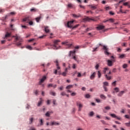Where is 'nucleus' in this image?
Instances as JSON below:
<instances>
[{
  "label": "nucleus",
  "mask_w": 130,
  "mask_h": 130,
  "mask_svg": "<svg viewBox=\"0 0 130 130\" xmlns=\"http://www.w3.org/2000/svg\"><path fill=\"white\" fill-rule=\"evenodd\" d=\"M12 37L13 38H15V40L16 41V42L19 41V42H17L16 43V45L17 46H20L21 44V42L23 41V39H22V38H21V37L18 34H16L15 36H13Z\"/></svg>",
  "instance_id": "obj_1"
},
{
  "label": "nucleus",
  "mask_w": 130,
  "mask_h": 130,
  "mask_svg": "<svg viewBox=\"0 0 130 130\" xmlns=\"http://www.w3.org/2000/svg\"><path fill=\"white\" fill-rule=\"evenodd\" d=\"M59 42H60V41L59 40H55L53 42V44L52 45L53 49H58L59 48H60V46H57V45H58V43H59Z\"/></svg>",
  "instance_id": "obj_2"
},
{
  "label": "nucleus",
  "mask_w": 130,
  "mask_h": 130,
  "mask_svg": "<svg viewBox=\"0 0 130 130\" xmlns=\"http://www.w3.org/2000/svg\"><path fill=\"white\" fill-rule=\"evenodd\" d=\"M73 56L72 58L76 61H78V58L76 57V50L70 51L69 56Z\"/></svg>",
  "instance_id": "obj_3"
},
{
  "label": "nucleus",
  "mask_w": 130,
  "mask_h": 130,
  "mask_svg": "<svg viewBox=\"0 0 130 130\" xmlns=\"http://www.w3.org/2000/svg\"><path fill=\"white\" fill-rule=\"evenodd\" d=\"M55 63H56V66L57 67V69H54V74H55V75H57V71H58V70L60 69V67H59V64H58V61L57 60H56L54 61Z\"/></svg>",
  "instance_id": "obj_4"
},
{
  "label": "nucleus",
  "mask_w": 130,
  "mask_h": 130,
  "mask_svg": "<svg viewBox=\"0 0 130 130\" xmlns=\"http://www.w3.org/2000/svg\"><path fill=\"white\" fill-rule=\"evenodd\" d=\"M84 22H90V21H93L94 22H96L97 20L94 19L93 18H90L89 17H86L85 18H83Z\"/></svg>",
  "instance_id": "obj_5"
},
{
  "label": "nucleus",
  "mask_w": 130,
  "mask_h": 130,
  "mask_svg": "<svg viewBox=\"0 0 130 130\" xmlns=\"http://www.w3.org/2000/svg\"><path fill=\"white\" fill-rule=\"evenodd\" d=\"M74 22H75L74 20L70 21H68L67 23V27L68 28H73V24L74 23Z\"/></svg>",
  "instance_id": "obj_6"
},
{
  "label": "nucleus",
  "mask_w": 130,
  "mask_h": 130,
  "mask_svg": "<svg viewBox=\"0 0 130 130\" xmlns=\"http://www.w3.org/2000/svg\"><path fill=\"white\" fill-rule=\"evenodd\" d=\"M49 66H50V63H48L46 65L44 63H42L41 64V67H43V72H46V70H45V68H48Z\"/></svg>",
  "instance_id": "obj_7"
},
{
  "label": "nucleus",
  "mask_w": 130,
  "mask_h": 130,
  "mask_svg": "<svg viewBox=\"0 0 130 130\" xmlns=\"http://www.w3.org/2000/svg\"><path fill=\"white\" fill-rule=\"evenodd\" d=\"M103 49L105 50V54L106 55H109L110 53L108 52V48L106 46H103Z\"/></svg>",
  "instance_id": "obj_8"
},
{
  "label": "nucleus",
  "mask_w": 130,
  "mask_h": 130,
  "mask_svg": "<svg viewBox=\"0 0 130 130\" xmlns=\"http://www.w3.org/2000/svg\"><path fill=\"white\" fill-rule=\"evenodd\" d=\"M76 104L78 106L79 111H81V109L83 108V105L81 104V102H77Z\"/></svg>",
  "instance_id": "obj_9"
},
{
  "label": "nucleus",
  "mask_w": 130,
  "mask_h": 130,
  "mask_svg": "<svg viewBox=\"0 0 130 130\" xmlns=\"http://www.w3.org/2000/svg\"><path fill=\"white\" fill-rule=\"evenodd\" d=\"M46 80V76H43L39 82V85H41Z\"/></svg>",
  "instance_id": "obj_10"
},
{
  "label": "nucleus",
  "mask_w": 130,
  "mask_h": 130,
  "mask_svg": "<svg viewBox=\"0 0 130 130\" xmlns=\"http://www.w3.org/2000/svg\"><path fill=\"white\" fill-rule=\"evenodd\" d=\"M107 65L108 66V67H112V66H113V61L111 60H108Z\"/></svg>",
  "instance_id": "obj_11"
},
{
  "label": "nucleus",
  "mask_w": 130,
  "mask_h": 130,
  "mask_svg": "<svg viewBox=\"0 0 130 130\" xmlns=\"http://www.w3.org/2000/svg\"><path fill=\"white\" fill-rule=\"evenodd\" d=\"M29 21H30V16H29L23 19V22H27V23H29Z\"/></svg>",
  "instance_id": "obj_12"
},
{
  "label": "nucleus",
  "mask_w": 130,
  "mask_h": 130,
  "mask_svg": "<svg viewBox=\"0 0 130 130\" xmlns=\"http://www.w3.org/2000/svg\"><path fill=\"white\" fill-rule=\"evenodd\" d=\"M104 28H105V26L102 25H99L98 26L96 27V29H98V30H103Z\"/></svg>",
  "instance_id": "obj_13"
},
{
  "label": "nucleus",
  "mask_w": 130,
  "mask_h": 130,
  "mask_svg": "<svg viewBox=\"0 0 130 130\" xmlns=\"http://www.w3.org/2000/svg\"><path fill=\"white\" fill-rule=\"evenodd\" d=\"M95 76H96V72H93L90 76V80H94Z\"/></svg>",
  "instance_id": "obj_14"
},
{
  "label": "nucleus",
  "mask_w": 130,
  "mask_h": 130,
  "mask_svg": "<svg viewBox=\"0 0 130 130\" xmlns=\"http://www.w3.org/2000/svg\"><path fill=\"white\" fill-rule=\"evenodd\" d=\"M68 70H69V68H66L65 72H63L61 75L63 76V77H66L67 74H68Z\"/></svg>",
  "instance_id": "obj_15"
},
{
  "label": "nucleus",
  "mask_w": 130,
  "mask_h": 130,
  "mask_svg": "<svg viewBox=\"0 0 130 130\" xmlns=\"http://www.w3.org/2000/svg\"><path fill=\"white\" fill-rule=\"evenodd\" d=\"M52 113H53V112H52V111H48L45 114V116L47 117H49V116H50V114H51Z\"/></svg>",
  "instance_id": "obj_16"
},
{
  "label": "nucleus",
  "mask_w": 130,
  "mask_h": 130,
  "mask_svg": "<svg viewBox=\"0 0 130 130\" xmlns=\"http://www.w3.org/2000/svg\"><path fill=\"white\" fill-rule=\"evenodd\" d=\"M89 7L90 9H92V10H96L97 9V5H90Z\"/></svg>",
  "instance_id": "obj_17"
},
{
  "label": "nucleus",
  "mask_w": 130,
  "mask_h": 130,
  "mask_svg": "<svg viewBox=\"0 0 130 130\" xmlns=\"http://www.w3.org/2000/svg\"><path fill=\"white\" fill-rule=\"evenodd\" d=\"M50 125H59V123L57 122L53 121L50 123Z\"/></svg>",
  "instance_id": "obj_18"
},
{
  "label": "nucleus",
  "mask_w": 130,
  "mask_h": 130,
  "mask_svg": "<svg viewBox=\"0 0 130 130\" xmlns=\"http://www.w3.org/2000/svg\"><path fill=\"white\" fill-rule=\"evenodd\" d=\"M9 37H11V33L7 32L5 37L4 38V39H6V38H9Z\"/></svg>",
  "instance_id": "obj_19"
},
{
  "label": "nucleus",
  "mask_w": 130,
  "mask_h": 130,
  "mask_svg": "<svg viewBox=\"0 0 130 130\" xmlns=\"http://www.w3.org/2000/svg\"><path fill=\"white\" fill-rule=\"evenodd\" d=\"M105 76L107 80H108V81H110V80H111V76H109V75L105 74Z\"/></svg>",
  "instance_id": "obj_20"
},
{
  "label": "nucleus",
  "mask_w": 130,
  "mask_h": 130,
  "mask_svg": "<svg viewBox=\"0 0 130 130\" xmlns=\"http://www.w3.org/2000/svg\"><path fill=\"white\" fill-rule=\"evenodd\" d=\"M124 93H125L124 91H121L118 93L117 95L118 96V97H121L122 95H123Z\"/></svg>",
  "instance_id": "obj_21"
},
{
  "label": "nucleus",
  "mask_w": 130,
  "mask_h": 130,
  "mask_svg": "<svg viewBox=\"0 0 130 130\" xmlns=\"http://www.w3.org/2000/svg\"><path fill=\"white\" fill-rule=\"evenodd\" d=\"M44 29H45V32H46V33H49V28L48 26H45Z\"/></svg>",
  "instance_id": "obj_22"
},
{
  "label": "nucleus",
  "mask_w": 130,
  "mask_h": 130,
  "mask_svg": "<svg viewBox=\"0 0 130 130\" xmlns=\"http://www.w3.org/2000/svg\"><path fill=\"white\" fill-rule=\"evenodd\" d=\"M43 102V100H42V99L41 98L40 101H39L38 104V106H40L42 104Z\"/></svg>",
  "instance_id": "obj_23"
},
{
  "label": "nucleus",
  "mask_w": 130,
  "mask_h": 130,
  "mask_svg": "<svg viewBox=\"0 0 130 130\" xmlns=\"http://www.w3.org/2000/svg\"><path fill=\"white\" fill-rule=\"evenodd\" d=\"M74 85H68L67 87H66V89L67 90H70V89H72V88H73Z\"/></svg>",
  "instance_id": "obj_24"
},
{
  "label": "nucleus",
  "mask_w": 130,
  "mask_h": 130,
  "mask_svg": "<svg viewBox=\"0 0 130 130\" xmlns=\"http://www.w3.org/2000/svg\"><path fill=\"white\" fill-rule=\"evenodd\" d=\"M109 70V68H104V70L103 71L104 74H106V72Z\"/></svg>",
  "instance_id": "obj_25"
},
{
  "label": "nucleus",
  "mask_w": 130,
  "mask_h": 130,
  "mask_svg": "<svg viewBox=\"0 0 130 130\" xmlns=\"http://www.w3.org/2000/svg\"><path fill=\"white\" fill-rule=\"evenodd\" d=\"M29 124H32V123L33 122V120H34V118H30L29 119Z\"/></svg>",
  "instance_id": "obj_26"
},
{
  "label": "nucleus",
  "mask_w": 130,
  "mask_h": 130,
  "mask_svg": "<svg viewBox=\"0 0 130 130\" xmlns=\"http://www.w3.org/2000/svg\"><path fill=\"white\" fill-rule=\"evenodd\" d=\"M124 57H125V54H122L119 55V58L122 59V58H124Z\"/></svg>",
  "instance_id": "obj_27"
},
{
  "label": "nucleus",
  "mask_w": 130,
  "mask_h": 130,
  "mask_svg": "<svg viewBox=\"0 0 130 130\" xmlns=\"http://www.w3.org/2000/svg\"><path fill=\"white\" fill-rule=\"evenodd\" d=\"M110 116H111V117H113V118H116V117H117V116H116V115H115V114H110Z\"/></svg>",
  "instance_id": "obj_28"
},
{
  "label": "nucleus",
  "mask_w": 130,
  "mask_h": 130,
  "mask_svg": "<svg viewBox=\"0 0 130 130\" xmlns=\"http://www.w3.org/2000/svg\"><path fill=\"white\" fill-rule=\"evenodd\" d=\"M50 94L52 95V96H55L56 93L52 91H50Z\"/></svg>",
  "instance_id": "obj_29"
},
{
  "label": "nucleus",
  "mask_w": 130,
  "mask_h": 130,
  "mask_svg": "<svg viewBox=\"0 0 130 130\" xmlns=\"http://www.w3.org/2000/svg\"><path fill=\"white\" fill-rule=\"evenodd\" d=\"M108 22H110V23H114V19L112 18H110L108 19Z\"/></svg>",
  "instance_id": "obj_30"
},
{
  "label": "nucleus",
  "mask_w": 130,
  "mask_h": 130,
  "mask_svg": "<svg viewBox=\"0 0 130 130\" xmlns=\"http://www.w3.org/2000/svg\"><path fill=\"white\" fill-rule=\"evenodd\" d=\"M73 17H74V18H79V17H81V15H76V14H73Z\"/></svg>",
  "instance_id": "obj_31"
},
{
  "label": "nucleus",
  "mask_w": 130,
  "mask_h": 130,
  "mask_svg": "<svg viewBox=\"0 0 130 130\" xmlns=\"http://www.w3.org/2000/svg\"><path fill=\"white\" fill-rule=\"evenodd\" d=\"M100 98H102V99H104V100L106 99V96H105V95H104V94H101L100 95Z\"/></svg>",
  "instance_id": "obj_32"
},
{
  "label": "nucleus",
  "mask_w": 130,
  "mask_h": 130,
  "mask_svg": "<svg viewBox=\"0 0 130 130\" xmlns=\"http://www.w3.org/2000/svg\"><path fill=\"white\" fill-rule=\"evenodd\" d=\"M93 115H94V112L91 111V112H89V116L92 117V116H93Z\"/></svg>",
  "instance_id": "obj_33"
},
{
  "label": "nucleus",
  "mask_w": 130,
  "mask_h": 130,
  "mask_svg": "<svg viewBox=\"0 0 130 130\" xmlns=\"http://www.w3.org/2000/svg\"><path fill=\"white\" fill-rule=\"evenodd\" d=\"M40 19H41V16H40L39 17H37V18H36L37 23H38L39 21H40Z\"/></svg>",
  "instance_id": "obj_34"
},
{
  "label": "nucleus",
  "mask_w": 130,
  "mask_h": 130,
  "mask_svg": "<svg viewBox=\"0 0 130 130\" xmlns=\"http://www.w3.org/2000/svg\"><path fill=\"white\" fill-rule=\"evenodd\" d=\"M101 72H100L99 71H98V78H101Z\"/></svg>",
  "instance_id": "obj_35"
},
{
  "label": "nucleus",
  "mask_w": 130,
  "mask_h": 130,
  "mask_svg": "<svg viewBox=\"0 0 130 130\" xmlns=\"http://www.w3.org/2000/svg\"><path fill=\"white\" fill-rule=\"evenodd\" d=\"M123 69H126L127 68V64L125 63L122 66Z\"/></svg>",
  "instance_id": "obj_36"
},
{
  "label": "nucleus",
  "mask_w": 130,
  "mask_h": 130,
  "mask_svg": "<svg viewBox=\"0 0 130 130\" xmlns=\"http://www.w3.org/2000/svg\"><path fill=\"white\" fill-rule=\"evenodd\" d=\"M103 84H104L103 86H104L105 87V86H109L108 82H104Z\"/></svg>",
  "instance_id": "obj_37"
},
{
  "label": "nucleus",
  "mask_w": 130,
  "mask_h": 130,
  "mask_svg": "<svg viewBox=\"0 0 130 130\" xmlns=\"http://www.w3.org/2000/svg\"><path fill=\"white\" fill-rule=\"evenodd\" d=\"M77 77L78 78H81L82 77V74L80 73L79 72L77 73Z\"/></svg>",
  "instance_id": "obj_38"
},
{
  "label": "nucleus",
  "mask_w": 130,
  "mask_h": 130,
  "mask_svg": "<svg viewBox=\"0 0 130 130\" xmlns=\"http://www.w3.org/2000/svg\"><path fill=\"white\" fill-rule=\"evenodd\" d=\"M114 90L115 91V92L116 93H117L118 92V91H119V88H118V87H115L114 88Z\"/></svg>",
  "instance_id": "obj_39"
},
{
  "label": "nucleus",
  "mask_w": 130,
  "mask_h": 130,
  "mask_svg": "<svg viewBox=\"0 0 130 130\" xmlns=\"http://www.w3.org/2000/svg\"><path fill=\"white\" fill-rule=\"evenodd\" d=\"M98 48H99V47H97L96 48H93L92 52H95V51H97V49H98Z\"/></svg>",
  "instance_id": "obj_40"
},
{
  "label": "nucleus",
  "mask_w": 130,
  "mask_h": 130,
  "mask_svg": "<svg viewBox=\"0 0 130 130\" xmlns=\"http://www.w3.org/2000/svg\"><path fill=\"white\" fill-rule=\"evenodd\" d=\"M105 109H106V110H110L111 108H110V107L107 106V107H105Z\"/></svg>",
  "instance_id": "obj_41"
},
{
  "label": "nucleus",
  "mask_w": 130,
  "mask_h": 130,
  "mask_svg": "<svg viewBox=\"0 0 130 130\" xmlns=\"http://www.w3.org/2000/svg\"><path fill=\"white\" fill-rule=\"evenodd\" d=\"M61 96H66V95H67V94L66 93V92L62 91V92L61 93Z\"/></svg>",
  "instance_id": "obj_42"
},
{
  "label": "nucleus",
  "mask_w": 130,
  "mask_h": 130,
  "mask_svg": "<svg viewBox=\"0 0 130 130\" xmlns=\"http://www.w3.org/2000/svg\"><path fill=\"white\" fill-rule=\"evenodd\" d=\"M26 48H27V49H29V50H32V47H31L30 46H27L26 47Z\"/></svg>",
  "instance_id": "obj_43"
},
{
  "label": "nucleus",
  "mask_w": 130,
  "mask_h": 130,
  "mask_svg": "<svg viewBox=\"0 0 130 130\" xmlns=\"http://www.w3.org/2000/svg\"><path fill=\"white\" fill-rule=\"evenodd\" d=\"M103 88L105 92H107L108 91V89H107V87H106V86H103Z\"/></svg>",
  "instance_id": "obj_44"
},
{
  "label": "nucleus",
  "mask_w": 130,
  "mask_h": 130,
  "mask_svg": "<svg viewBox=\"0 0 130 130\" xmlns=\"http://www.w3.org/2000/svg\"><path fill=\"white\" fill-rule=\"evenodd\" d=\"M90 30H92V28H89L88 27V28H86V31H85V33L88 32V31H90Z\"/></svg>",
  "instance_id": "obj_45"
},
{
  "label": "nucleus",
  "mask_w": 130,
  "mask_h": 130,
  "mask_svg": "<svg viewBox=\"0 0 130 130\" xmlns=\"http://www.w3.org/2000/svg\"><path fill=\"white\" fill-rule=\"evenodd\" d=\"M121 2H123V1H120L118 3H117L116 4H115V6L116 8H117L116 6H119V4H120V3H121Z\"/></svg>",
  "instance_id": "obj_46"
},
{
  "label": "nucleus",
  "mask_w": 130,
  "mask_h": 130,
  "mask_svg": "<svg viewBox=\"0 0 130 130\" xmlns=\"http://www.w3.org/2000/svg\"><path fill=\"white\" fill-rule=\"evenodd\" d=\"M72 68H73V69H74L75 70V69H76V68H77V65L75 63H73Z\"/></svg>",
  "instance_id": "obj_47"
},
{
  "label": "nucleus",
  "mask_w": 130,
  "mask_h": 130,
  "mask_svg": "<svg viewBox=\"0 0 130 130\" xmlns=\"http://www.w3.org/2000/svg\"><path fill=\"white\" fill-rule=\"evenodd\" d=\"M44 37H46V35H43L42 36L39 37V38H40V39H42V38H43Z\"/></svg>",
  "instance_id": "obj_48"
},
{
  "label": "nucleus",
  "mask_w": 130,
  "mask_h": 130,
  "mask_svg": "<svg viewBox=\"0 0 130 130\" xmlns=\"http://www.w3.org/2000/svg\"><path fill=\"white\" fill-rule=\"evenodd\" d=\"M79 24H77V25L72 27V28H73V29H75L76 28H78V27H79Z\"/></svg>",
  "instance_id": "obj_49"
},
{
  "label": "nucleus",
  "mask_w": 130,
  "mask_h": 130,
  "mask_svg": "<svg viewBox=\"0 0 130 130\" xmlns=\"http://www.w3.org/2000/svg\"><path fill=\"white\" fill-rule=\"evenodd\" d=\"M112 85L113 86H115V85H116V81H114V82L112 83Z\"/></svg>",
  "instance_id": "obj_50"
},
{
  "label": "nucleus",
  "mask_w": 130,
  "mask_h": 130,
  "mask_svg": "<svg viewBox=\"0 0 130 130\" xmlns=\"http://www.w3.org/2000/svg\"><path fill=\"white\" fill-rule=\"evenodd\" d=\"M77 95V93L76 92H72L71 93V96H76Z\"/></svg>",
  "instance_id": "obj_51"
},
{
  "label": "nucleus",
  "mask_w": 130,
  "mask_h": 130,
  "mask_svg": "<svg viewBox=\"0 0 130 130\" xmlns=\"http://www.w3.org/2000/svg\"><path fill=\"white\" fill-rule=\"evenodd\" d=\"M40 125H43V120L42 119L40 120Z\"/></svg>",
  "instance_id": "obj_52"
},
{
  "label": "nucleus",
  "mask_w": 130,
  "mask_h": 130,
  "mask_svg": "<svg viewBox=\"0 0 130 130\" xmlns=\"http://www.w3.org/2000/svg\"><path fill=\"white\" fill-rule=\"evenodd\" d=\"M9 15H11L12 16H14L16 15V12H11Z\"/></svg>",
  "instance_id": "obj_53"
},
{
  "label": "nucleus",
  "mask_w": 130,
  "mask_h": 130,
  "mask_svg": "<svg viewBox=\"0 0 130 130\" xmlns=\"http://www.w3.org/2000/svg\"><path fill=\"white\" fill-rule=\"evenodd\" d=\"M95 69L98 70V69H99V64H97L95 66Z\"/></svg>",
  "instance_id": "obj_54"
},
{
  "label": "nucleus",
  "mask_w": 130,
  "mask_h": 130,
  "mask_svg": "<svg viewBox=\"0 0 130 130\" xmlns=\"http://www.w3.org/2000/svg\"><path fill=\"white\" fill-rule=\"evenodd\" d=\"M112 73H116V68H114L112 71Z\"/></svg>",
  "instance_id": "obj_55"
},
{
  "label": "nucleus",
  "mask_w": 130,
  "mask_h": 130,
  "mask_svg": "<svg viewBox=\"0 0 130 130\" xmlns=\"http://www.w3.org/2000/svg\"><path fill=\"white\" fill-rule=\"evenodd\" d=\"M68 8H73V5L71 4H68Z\"/></svg>",
  "instance_id": "obj_56"
},
{
  "label": "nucleus",
  "mask_w": 130,
  "mask_h": 130,
  "mask_svg": "<svg viewBox=\"0 0 130 130\" xmlns=\"http://www.w3.org/2000/svg\"><path fill=\"white\" fill-rule=\"evenodd\" d=\"M85 98H90V94H86Z\"/></svg>",
  "instance_id": "obj_57"
},
{
  "label": "nucleus",
  "mask_w": 130,
  "mask_h": 130,
  "mask_svg": "<svg viewBox=\"0 0 130 130\" xmlns=\"http://www.w3.org/2000/svg\"><path fill=\"white\" fill-rule=\"evenodd\" d=\"M124 6H128V2H125L123 4Z\"/></svg>",
  "instance_id": "obj_58"
},
{
  "label": "nucleus",
  "mask_w": 130,
  "mask_h": 130,
  "mask_svg": "<svg viewBox=\"0 0 130 130\" xmlns=\"http://www.w3.org/2000/svg\"><path fill=\"white\" fill-rule=\"evenodd\" d=\"M116 118L117 119H118V120H121V118L120 117H117H117H116Z\"/></svg>",
  "instance_id": "obj_59"
},
{
  "label": "nucleus",
  "mask_w": 130,
  "mask_h": 130,
  "mask_svg": "<svg viewBox=\"0 0 130 130\" xmlns=\"http://www.w3.org/2000/svg\"><path fill=\"white\" fill-rule=\"evenodd\" d=\"M29 25H33V21H28Z\"/></svg>",
  "instance_id": "obj_60"
},
{
  "label": "nucleus",
  "mask_w": 130,
  "mask_h": 130,
  "mask_svg": "<svg viewBox=\"0 0 130 130\" xmlns=\"http://www.w3.org/2000/svg\"><path fill=\"white\" fill-rule=\"evenodd\" d=\"M53 86V84H49L48 85V87L50 88V87H52Z\"/></svg>",
  "instance_id": "obj_61"
},
{
  "label": "nucleus",
  "mask_w": 130,
  "mask_h": 130,
  "mask_svg": "<svg viewBox=\"0 0 130 130\" xmlns=\"http://www.w3.org/2000/svg\"><path fill=\"white\" fill-rule=\"evenodd\" d=\"M125 125H126V126H130V123H125Z\"/></svg>",
  "instance_id": "obj_62"
},
{
  "label": "nucleus",
  "mask_w": 130,
  "mask_h": 130,
  "mask_svg": "<svg viewBox=\"0 0 130 130\" xmlns=\"http://www.w3.org/2000/svg\"><path fill=\"white\" fill-rule=\"evenodd\" d=\"M124 112H125L124 109H122L121 111V113H124Z\"/></svg>",
  "instance_id": "obj_63"
},
{
  "label": "nucleus",
  "mask_w": 130,
  "mask_h": 130,
  "mask_svg": "<svg viewBox=\"0 0 130 130\" xmlns=\"http://www.w3.org/2000/svg\"><path fill=\"white\" fill-rule=\"evenodd\" d=\"M76 130H84V129H83V128H78Z\"/></svg>",
  "instance_id": "obj_64"
}]
</instances>
